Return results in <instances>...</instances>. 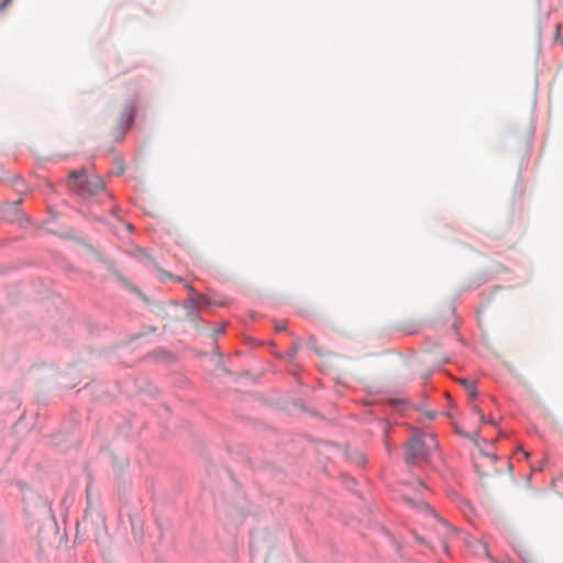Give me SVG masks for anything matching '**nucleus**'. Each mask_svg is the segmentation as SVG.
Segmentation results:
<instances>
[{
  "instance_id": "obj_1",
  "label": "nucleus",
  "mask_w": 563,
  "mask_h": 563,
  "mask_svg": "<svg viewBox=\"0 0 563 563\" xmlns=\"http://www.w3.org/2000/svg\"><path fill=\"white\" fill-rule=\"evenodd\" d=\"M437 448V440L432 433H417L413 434L407 442L406 449V463L413 465L428 457L429 452Z\"/></svg>"
},
{
  "instance_id": "obj_4",
  "label": "nucleus",
  "mask_w": 563,
  "mask_h": 563,
  "mask_svg": "<svg viewBox=\"0 0 563 563\" xmlns=\"http://www.w3.org/2000/svg\"><path fill=\"white\" fill-rule=\"evenodd\" d=\"M437 520V528L434 529V538L433 536H428V541L430 543H434V541H438V543L441 545V548L443 549V551H446L448 547H446V538H448V534L450 532V528L449 526L438 519V518H434ZM432 548H434V544H432Z\"/></svg>"
},
{
  "instance_id": "obj_15",
  "label": "nucleus",
  "mask_w": 563,
  "mask_h": 563,
  "mask_svg": "<svg viewBox=\"0 0 563 563\" xmlns=\"http://www.w3.org/2000/svg\"><path fill=\"white\" fill-rule=\"evenodd\" d=\"M126 229H128L129 231H131V230L133 229V227H132L131 224H129V223H128V224H126Z\"/></svg>"
},
{
  "instance_id": "obj_3",
  "label": "nucleus",
  "mask_w": 563,
  "mask_h": 563,
  "mask_svg": "<svg viewBox=\"0 0 563 563\" xmlns=\"http://www.w3.org/2000/svg\"><path fill=\"white\" fill-rule=\"evenodd\" d=\"M496 461V455L479 452L475 457V467L477 473L482 477H490L500 474V470L495 466Z\"/></svg>"
},
{
  "instance_id": "obj_11",
  "label": "nucleus",
  "mask_w": 563,
  "mask_h": 563,
  "mask_svg": "<svg viewBox=\"0 0 563 563\" xmlns=\"http://www.w3.org/2000/svg\"><path fill=\"white\" fill-rule=\"evenodd\" d=\"M159 274L163 276V277H168V278H173L172 274L165 272V271H162V269H158Z\"/></svg>"
},
{
  "instance_id": "obj_5",
  "label": "nucleus",
  "mask_w": 563,
  "mask_h": 563,
  "mask_svg": "<svg viewBox=\"0 0 563 563\" xmlns=\"http://www.w3.org/2000/svg\"><path fill=\"white\" fill-rule=\"evenodd\" d=\"M189 291V298L185 301V308L192 310L200 307H207L210 305V300L205 295L198 294L191 286L187 287Z\"/></svg>"
},
{
  "instance_id": "obj_8",
  "label": "nucleus",
  "mask_w": 563,
  "mask_h": 563,
  "mask_svg": "<svg viewBox=\"0 0 563 563\" xmlns=\"http://www.w3.org/2000/svg\"><path fill=\"white\" fill-rule=\"evenodd\" d=\"M349 457L360 467H363L366 464V457L362 452L355 451L352 454H350Z\"/></svg>"
},
{
  "instance_id": "obj_2",
  "label": "nucleus",
  "mask_w": 563,
  "mask_h": 563,
  "mask_svg": "<svg viewBox=\"0 0 563 563\" xmlns=\"http://www.w3.org/2000/svg\"><path fill=\"white\" fill-rule=\"evenodd\" d=\"M68 187L79 194L97 195L104 189V181L98 175L79 169L69 174Z\"/></svg>"
},
{
  "instance_id": "obj_6",
  "label": "nucleus",
  "mask_w": 563,
  "mask_h": 563,
  "mask_svg": "<svg viewBox=\"0 0 563 563\" xmlns=\"http://www.w3.org/2000/svg\"><path fill=\"white\" fill-rule=\"evenodd\" d=\"M465 543L467 549L475 556H489L487 544L484 543L482 540L475 538H467L465 540Z\"/></svg>"
},
{
  "instance_id": "obj_16",
  "label": "nucleus",
  "mask_w": 563,
  "mask_h": 563,
  "mask_svg": "<svg viewBox=\"0 0 563 563\" xmlns=\"http://www.w3.org/2000/svg\"><path fill=\"white\" fill-rule=\"evenodd\" d=\"M8 4V1H4L1 5V9H3Z\"/></svg>"
},
{
  "instance_id": "obj_10",
  "label": "nucleus",
  "mask_w": 563,
  "mask_h": 563,
  "mask_svg": "<svg viewBox=\"0 0 563 563\" xmlns=\"http://www.w3.org/2000/svg\"><path fill=\"white\" fill-rule=\"evenodd\" d=\"M136 254L140 256V257H144L150 264H153L154 265V261L146 255V252L145 250L143 249H137L136 250Z\"/></svg>"
},
{
  "instance_id": "obj_9",
  "label": "nucleus",
  "mask_w": 563,
  "mask_h": 563,
  "mask_svg": "<svg viewBox=\"0 0 563 563\" xmlns=\"http://www.w3.org/2000/svg\"><path fill=\"white\" fill-rule=\"evenodd\" d=\"M472 411H473L475 415H477V416H478V418H479V420H481V422H482V423H492V424H494V423H495V421H494L493 419H486V417H485V415H484L483 410H482L478 406L473 405V406H472Z\"/></svg>"
},
{
  "instance_id": "obj_7",
  "label": "nucleus",
  "mask_w": 563,
  "mask_h": 563,
  "mask_svg": "<svg viewBox=\"0 0 563 563\" xmlns=\"http://www.w3.org/2000/svg\"><path fill=\"white\" fill-rule=\"evenodd\" d=\"M463 387L465 388L466 393L468 394L470 398L474 400L477 396V389L476 384L473 380L467 379H461L460 380Z\"/></svg>"
},
{
  "instance_id": "obj_13",
  "label": "nucleus",
  "mask_w": 563,
  "mask_h": 563,
  "mask_svg": "<svg viewBox=\"0 0 563 563\" xmlns=\"http://www.w3.org/2000/svg\"><path fill=\"white\" fill-rule=\"evenodd\" d=\"M522 453H523V456H525L526 459H528V457H529V453H528V452L522 451Z\"/></svg>"
},
{
  "instance_id": "obj_12",
  "label": "nucleus",
  "mask_w": 563,
  "mask_h": 563,
  "mask_svg": "<svg viewBox=\"0 0 563 563\" xmlns=\"http://www.w3.org/2000/svg\"><path fill=\"white\" fill-rule=\"evenodd\" d=\"M285 329V325H277V330L282 331Z\"/></svg>"
},
{
  "instance_id": "obj_14",
  "label": "nucleus",
  "mask_w": 563,
  "mask_h": 563,
  "mask_svg": "<svg viewBox=\"0 0 563 563\" xmlns=\"http://www.w3.org/2000/svg\"><path fill=\"white\" fill-rule=\"evenodd\" d=\"M417 540H418L419 542H424V541H426V540H424V538H420V537H417Z\"/></svg>"
}]
</instances>
